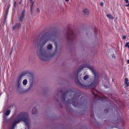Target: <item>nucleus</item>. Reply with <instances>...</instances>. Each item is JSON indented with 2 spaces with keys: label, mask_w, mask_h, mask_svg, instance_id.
Instances as JSON below:
<instances>
[{
  "label": "nucleus",
  "mask_w": 129,
  "mask_h": 129,
  "mask_svg": "<svg viewBox=\"0 0 129 129\" xmlns=\"http://www.w3.org/2000/svg\"><path fill=\"white\" fill-rule=\"evenodd\" d=\"M11 112V110H7L5 112L4 114L6 116H8L10 114Z\"/></svg>",
  "instance_id": "nucleus-9"
},
{
  "label": "nucleus",
  "mask_w": 129,
  "mask_h": 129,
  "mask_svg": "<svg viewBox=\"0 0 129 129\" xmlns=\"http://www.w3.org/2000/svg\"><path fill=\"white\" fill-rule=\"evenodd\" d=\"M27 81L26 79H24L23 81V85H26L27 83Z\"/></svg>",
  "instance_id": "nucleus-15"
},
{
  "label": "nucleus",
  "mask_w": 129,
  "mask_h": 129,
  "mask_svg": "<svg viewBox=\"0 0 129 129\" xmlns=\"http://www.w3.org/2000/svg\"><path fill=\"white\" fill-rule=\"evenodd\" d=\"M89 75H86L83 77V78L84 80H85L88 79L89 78Z\"/></svg>",
  "instance_id": "nucleus-14"
},
{
  "label": "nucleus",
  "mask_w": 129,
  "mask_h": 129,
  "mask_svg": "<svg viewBox=\"0 0 129 129\" xmlns=\"http://www.w3.org/2000/svg\"><path fill=\"white\" fill-rule=\"evenodd\" d=\"M126 38L125 36H122V39H125Z\"/></svg>",
  "instance_id": "nucleus-21"
},
{
  "label": "nucleus",
  "mask_w": 129,
  "mask_h": 129,
  "mask_svg": "<svg viewBox=\"0 0 129 129\" xmlns=\"http://www.w3.org/2000/svg\"><path fill=\"white\" fill-rule=\"evenodd\" d=\"M129 44V41L128 42H126L125 45H128Z\"/></svg>",
  "instance_id": "nucleus-29"
},
{
  "label": "nucleus",
  "mask_w": 129,
  "mask_h": 129,
  "mask_svg": "<svg viewBox=\"0 0 129 129\" xmlns=\"http://www.w3.org/2000/svg\"><path fill=\"white\" fill-rule=\"evenodd\" d=\"M37 12L39 13H40V11L39 9V8H38L37 9Z\"/></svg>",
  "instance_id": "nucleus-18"
},
{
  "label": "nucleus",
  "mask_w": 129,
  "mask_h": 129,
  "mask_svg": "<svg viewBox=\"0 0 129 129\" xmlns=\"http://www.w3.org/2000/svg\"><path fill=\"white\" fill-rule=\"evenodd\" d=\"M76 77L77 79L78 82H80V80L81 79L83 76L82 75H80V74H79L78 73L76 75Z\"/></svg>",
  "instance_id": "nucleus-6"
},
{
  "label": "nucleus",
  "mask_w": 129,
  "mask_h": 129,
  "mask_svg": "<svg viewBox=\"0 0 129 129\" xmlns=\"http://www.w3.org/2000/svg\"><path fill=\"white\" fill-rule=\"evenodd\" d=\"M32 86H33V85L31 84L30 85L29 87L28 88V89H29L30 88H31L32 87Z\"/></svg>",
  "instance_id": "nucleus-22"
},
{
  "label": "nucleus",
  "mask_w": 129,
  "mask_h": 129,
  "mask_svg": "<svg viewBox=\"0 0 129 129\" xmlns=\"http://www.w3.org/2000/svg\"><path fill=\"white\" fill-rule=\"evenodd\" d=\"M37 112V109L35 108H33L32 111V114H35Z\"/></svg>",
  "instance_id": "nucleus-11"
},
{
  "label": "nucleus",
  "mask_w": 129,
  "mask_h": 129,
  "mask_svg": "<svg viewBox=\"0 0 129 129\" xmlns=\"http://www.w3.org/2000/svg\"><path fill=\"white\" fill-rule=\"evenodd\" d=\"M25 12L24 10H23L22 11L21 14L20 16L19 17V19L20 21H22L24 17V14Z\"/></svg>",
  "instance_id": "nucleus-5"
},
{
  "label": "nucleus",
  "mask_w": 129,
  "mask_h": 129,
  "mask_svg": "<svg viewBox=\"0 0 129 129\" xmlns=\"http://www.w3.org/2000/svg\"><path fill=\"white\" fill-rule=\"evenodd\" d=\"M16 1H15L14 3V7L15 8L16 7Z\"/></svg>",
  "instance_id": "nucleus-19"
},
{
  "label": "nucleus",
  "mask_w": 129,
  "mask_h": 129,
  "mask_svg": "<svg viewBox=\"0 0 129 129\" xmlns=\"http://www.w3.org/2000/svg\"><path fill=\"white\" fill-rule=\"evenodd\" d=\"M124 1H125L126 3H128L129 2L128 0H124Z\"/></svg>",
  "instance_id": "nucleus-26"
},
{
  "label": "nucleus",
  "mask_w": 129,
  "mask_h": 129,
  "mask_svg": "<svg viewBox=\"0 0 129 129\" xmlns=\"http://www.w3.org/2000/svg\"><path fill=\"white\" fill-rule=\"evenodd\" d=\"M18 27H19L21 26V24L20 23H18L16 25Z\"/></svg>",
  "instance_id": "nucleus-17"
},
{
  "label": "nucleus",
  "mask_w": 129,
  "mask_h": 129,
  "mask_svg": "<svg viewBox=\"0 0 129 129\" xmlns=\"http://www.w3.org/2000/svg\"><path fill=\"white\" fill-rule=\"evenodd\" d=\"M127 62L128 63H129V59L127 60Z\"/></svg>",
  "instance_id": "nucleus-30"
},
{
  "label": "nucleus",
  "mask_w": 129,
  "mask_h": 129,
  "mask_svg": "<svg viewBox=\"0 0 129 129\" xmlns=\"http://www.w3.org/2000/svg\"><path fill=\"white\" fill-rule=\"evenodd\" d=\"M21 83V80L20 79H18L16 82V86L18 88H19Z\"/></svg>",
  "instance_id": "nucleus-7"
},
{
  "label": "nucleus",
  "mask_w": 129,
  "mask_h": 129,
  "mask_svg": "<svg viewBox=\"0 0 129 129\" xmlns=\"http://www.w3.org/2000/svg\"><path fill=\"white\" fill-rule=\"evenodd\" d=\"M107 17L110 19H113V17L110 14H107Z\"/></svg>",
  "instance_id": "nucleus-13"
},
{
  "label": "nucleus",
  "mask_w": 129,
  "mask_h": 129,
  "mask_svg": "<svg viewBox=\"0 0 129 129\" xmlns=\"http://www.w3.org/2000/svg\"><path fill=\"white\" fill-rule=\"evenodd\" d=\"M83 12L85 14L87 15L89 13V11L87 9H85L83 11Z\"/></svg>",
  "instance_id": "nucleus-8"
},
{
  "label": "nucleus",
  "mask_w": 129,
  "mask_h": 129,
  "mask_svg": "<svg viewBox=\"0 0 129 129\" xmlns=\"http://www.w3.org/2000/svg\"><path fill=\"white\" fill-rule=\"evenodd\" d=\"M55 54L54 53L50 54V53L46 51L40 52L39 55L40 59L43 61H46L53 57Z\"/></svg>",
  "instance_id": "nucleus-2"
},
{
  "label": "nucleus",
  "mask_w": 129,
  "mask_h": 129,
  "mask_svg": "<svg viewBox=\"0 0 129 129\" xmlns=\"http://www.w3.org/2000/svg\"><path fill=\"white\" fill-rule=\"evenodd\" d=\"M28 114L27 113L25 112L20 113L17 116L14 121L10 126L11 129H13L16 123H19L20 121H23L26 125L28 126L29 121L27 118Z\"/></svg>",
  "instance_id": "nucleus-1"
},
{
  "label": "nucleus",
  "mask_w": 129,
  "mask_h": 129,
  "mask_svg": "<svg viewBox=\"0 0 129 129\" xmlns=\"http://www.w3.org/2000/svg\"><path fill=\"white\" fill-rule=\"evenodd\" d=\"M8 11H7V13H8Z\"/></svg>",
  "instance_id": "nucleus-34"
},
{
  "label": "nucleus",
  "mask_w": 129,
  "mask_h": 129,
  "mask_svg": "<svg viewBox=\"0 0 129 129\" xmlns=\"http://www.w3.org/2000/svg\"><path fill=\"white\" fill-rule=\"evenodd\" d=\"M17 26L16 25L13 26V29H15V28L17 27Z\"/></svg>",
  "instance_id": "nucleus-23"
},
{
  "label": "nucleus",
  "mask_w": 129,
  "mask_h": 129,
  "mask_svg": "<svg viewBox=\"0 0 129 129\" xmlns=\"http://www.w3.org/2000/svg\"><path fill=\"white\" fill-rule=\"evenodd\" d=\"M112 57L113 58H115V56L114 55H112Z\"/></svg>",
  "instance_id": "nucleus-25"
},
{
  "label": "nucleus",
  "mask_w": 129,
  "mask_h": 129,
  "mask_svg": "<svg viewBox=\"0 0 129 129\" xmlns=\"http://www.w3.org/2000/svg\"><path fill=\"white\" fill-rule=\"evenodd\" d=\"M126 6H129V3H128V4L126 5H125Z\"/></svg>",
  "instance_id": "nucleus-28"
},
{
  "label": "nucleus",
  "mask_w": 129,
  "mask_h": 129,
  "mask_svg": "<svg viewBox=\"0 0 129 129\" xmlns=\"http://www.w3.org/2000/svg\"><path fill=\"white\" fill-rule=\"evenodd\" d=\"M52 46L51 44H49L48 45L47 47V48L48 50H51L52 49Z\"/></svg>",
  "instance_id": "nucleus-12"
},
{
  "label": "nucleus",
  "mask_w": 129,
  "mask_h": 129,
  "mask_svg": "<svg viewBox=\"0 0 129 129\" xmlns=\"http://www.w3.org/2000/svg\"><path fill=\"white\" fill-rule=\"evenodd\" d=\"M51 40L50 37V36H48L46 38L42 40L40 43V45L41 46H44L49 40Z\"/></svg>",
  "instance_id": "nucleus-4"
},
{
  "label": "nucleus",
  "mask_w": 129,
  "mask_h": 129,
  "mask_svg": "<svg viewBox=\"0 0 129 129\" xmlns=\"http://www.w3.org/2000/svg\"><path fill=\"white\" fill-rule=\"evenodd\" d=\"M34 3V2H32L31 5L30 6V9H33V6Z\"/></svg>",
  "instance_id": "nucleus-16"
},
{
  "label": "nucleus",
  "mask_w": 129,
  "mask_h": 129,
  "mask_svg": "<svg viewBox=\"0 0 129 129\" xmlns=\"http://www.w3.org/2000/svg\"><path fill=\"white\" fill-rule=\"evenodd\" d=\"M100 5L101 6H103V3L102 2H101L100 3Z\"/></svg>",
  "instance_id": "nucleus-24"
},
{
  "label": "nucleus",
  "mask_w": 129,
  "mask_h": 129,
  "mask_svg": "<svg viewBox=\"0 0 129 129\" xmlns=\"http://www.w3.org/2000/svg\"><path fill=\"white\" fill-rule=\"evenodd\" d=\"M73 105L74 106H75L73 104Z\"/></svg>",
  "instance_id": "nucleus-33"
},
{
  "label": "nucleus",
  "mask_w": 129,
  "mask_h": 129,
  "mask_svg": "<svg viewBox=\"0 0 129 129\" xmlns=\"http://www.w3.org/2000/svg\"><path fill=\"white\" fill-rule=\"evenodd\" d=\"M65 0L66 2H68L69 1V0Z\"/></svg>",
  "instance_id": "nucleus-31"
},
{
  "label": "nucleus",
  "mask_w": 129,
  "mask_h": 129,
  "mask_svg": "<svg viewBox=\"0 0 129 129\" xmlns=\"http://www.w3.org/2000/svg\"><path fill=\"white\" fill-rule=\"evenodd\" d=\"M32 10H33V9H30L31 13V14L33 13Z\"/></svg>",
  "instance_id": "nucleus-27"
},
{
  "label": "nucleus",
  "mask_w": 129,
  "mask_h": 129,
  "mask_svg": "<svg viewBox=\"0 0 129 129\" xmlns=\"http://www.w3.org/2000/svg\"><path fill=\"white\" fill-rule=\"evenodd\" d=\"M88 68L89 69V70L91 71L93 73V74L94 75L95 77L94 79L92 82V83L90 84V85L91 86H95L96 84L97 83L98 80V78L97 77H96V74L95 73L94 68H91L90 67H88Z\"/></svg>",
  "instance_id": "nucleus-3"
},
{
  "label": "nucleus",
  "mask_w": 129,
  "mask_h": 129,
  "mask_svg": "<svg viewBox=\"0 0 129 129\" xmlns=\"http://www.w3.org/2000/svg\"><path fill=\"white\" fill-rule=\"evenodd\" d=\"M30 0V1L31 2H32V0Z\"/></svg>",
  "instance_id": "nucleus-32"
},
{
  "label": "nucleus",
  "mask_w": 129,
  "mask_h": 129,
  "mask_svg": "<svg viewBox=\"0 0 129 129\" xmlns=\"http://www.w3.org/2000/svg\"><path fill=\"white\" fill-rule=\"evenodd\" d=\"M125 47H127L129 49V45H125Z\"/></svg>",
  "instance_id": "nucleus-20"
},
{
  "label": "nucleus",
  "mask_w": 129,
  "mask_h": 129,
  "mask_svg": "<svg viewBox=\"0 0 129 129\" xmlns=\"http://www.w3.org/2000/svg\"><path fill=\"white\" fill-rule=\"evenodd\" d=\"M124 83L127 86H129V81H128L127 78H126L125 79Z\"/></svg>",
  "instance_id": "nucleus-10"
}]
</instances>
